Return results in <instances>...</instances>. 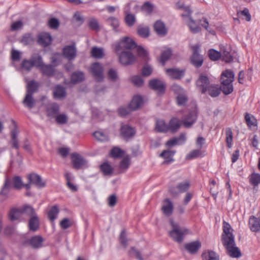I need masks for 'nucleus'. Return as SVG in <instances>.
<instances>
[{
	"label": "nucleus",
	"instance_id": "nucleus-27",
	"mask_svg": "<svg viewBox=\"0 0 260 260\" xmlns=\"http://www.w3.org/2000/svg\"><path fill=\"white\" fill-rule=\"evenodd\" d=\"M167 75L172 79H178L181 78L184 75L182 70L176 69H169L166 70Z\"/></svg>",
	"mask_w": 260,
	"mask_h": 260
},
{
	"label": "nucleus",
	"instance_id": "nucleus-31",
	"mask_svg": "<svg viewBox=\"0 0 260 260\" xmlns=\"http://www.w3.org/2000/svg\"><path fill=\"white\" fill-rule=\"evenodd\" d=\"M105 55L104 49L102 48L93 47L91 50V56L96 59H101Z\"/></svg>",
	"mask_w": 260,
	"mask_h": 260
},
{
	"label": "nucleus",
	"instance_id": "nucleus-52",
	"mask_svg": "<svg viewBox=\"0 0 260 260\" xmlns=\"http://www.w3.org/2000/svg\"><path fill=\"white\" fill-rule=\"evenodd\" d=\"M225 135L227 146L229 148H231L232 147L233 133L230 128H226Z\"/></svg>",
	"mask_w": 260,
	"mask_h": 260
},
{
	"label": "nucleus",
	"instance_id": "nucleus-45",
	"mask_svg": "<svg viewBox=\"0 0 260 260\" xmlns=\"http://www.w3.org/2000/svg\"><path fill=\"white\" fill-rule=\"evenodd\" d=\"M39 83L34 80L29 81L27 84V93L33 94L37 90Z\"/></svg>",
	"mask_w": 260,
	"mask_h": 260
},
{
	"label": "nucleus",
	"instance_id": "nucleus-42",
	"mask_svg": "<svg viewBox=\"0 0 260 260\" xmlns=\"http://www.w3.org/2000/svg\"><path fill=\"white\" fill-rule=\"evenodd\" d=\"M85 76L84 74L82 72H76L74 73L72 76L71 78V82L73 83H77L78 82H81L84 79Z\"/></svg>",
	"mask_w": 260,
	"mask_h": 260
},
{
	"label": "nucleus",
	"instance_id": "nucleus-8",
	"mask_svg": "<svg viewBox=\"0 0 260 260\" xmlns=\"http://www.w3.org/2000/svg\"><path fill=\"white\" fill-rule=\"evenodd\" d=\"M183 20L188 26L190 30L193 33H198L201 31V27L197 25L196 22L192 19L191 15H186L182 13L181 15Z\"/></svg>",
	"mask_w": 260,
	"mask_h": 260
},
{
	"label": "nucleus",
	"instance_id": "nucleus-20",
	"mask_svg": "<svg viewBox=\"0 0 260 260\" xmlns=\"http://www.w3.org/2000/svg\"><path fill=\"white\" fill-rule=\"evenodd\" d=\"M51 41V36L47 32H42L38 36V42L43 47H46L50 45Z\"/></svg>",
	"mask_w": 260,
	"mask_h": 260
},
{
	"label": "nucleus",
	"instance_id": "nucleus-9",
	"mask_svg": "<svg viewBox=\"0 0 260 260\" xmlns=\"http://www.w3.org/2000/svg\"><path fill=\"white\" fill-rule=\"evenodd\" d=\"M90 71L95 79L98 81H102L104 79V69L101 64L99 62L92 63L90 67Z\"/></svg>",
	"mask_w": 260,
	"mask_h": 260
},
{
	"label": "nucleus",
	"instance_id": "nucleus-5",
	"mask_svg": "<svg viewBox=\"0 0 260 260\" xmlns=\"http://www.w3.org/2000/svg\"><path fill=\"white\" fill-rule=\"evenodd\" d=\"M136 46V43L131 38L125 37L115 45V51L116 53H118L121 50L133 49Z\"/></svg>",
	"mask_w": 260,
	"mask_h": 260
},
{
	"label": "nucleus",
	"instance_id": "nucleus-36",
	"mask_svg": "<svg viewBox=\"0 0 260 260\" xmlns=\"http://www.w3.org/2000/svg\"><path fill=\"white\" fill-rule=\"evenodd\" d=\"M59 212V209L57 205L52 206L48 212V218L53 222L54 220L57 218Z\"/></svg>",
	"mask_w": 260,
	"mask_h": 260
},
{
	"label": "nucleus",
	"instance_id": "nucleus-24",
	"mask_svg": "<svg viewBox=\"0 0 260 260\" xmlns=\"http://www.w3.org/2000/svg\"><path fill=\"white\" fill-rule=\"evenodd\" d=\"M201 247V243L199 241H193L185 245V248L191 254L196 253Z\"/></svg>",
	"mask_w": 260,
	"mask_h": 260
},
{
	"label": "nucleus",
	"instance_id": "nucleus-15",
	"mask_svg": "<svg viewBox=\"0 0 260 260\" xmlns=\"http://www.w3.org/2000/svg\"><path fill=\"white\" fill-rule=\"evenodd\" d=\"M150 87L160 93H164L165 91L166 84L163 81L158 79H153L149 82Z\"/></svg>",
	"mask_w": 260,
	"mask_h": 260
},
{
	"label": "nucleus",
	"instance_id": "nucleus-56",
	"mask_svg": "<svg viewBox=\"0 0 260 260\" xmlns=\"http://www.w3.org/2000/svg\"><path fill=\"white\" fill-rule=\"evenodd\" d=\"M88 23L89 27L92 30H98L100 28L98 20L93 17L88 19Z\"/></svg>",
	"mask_w": 260,
	"mask_h": 260
},
{
	"label": "nucleus",
	"instance_id": "nucleus-1",
	"mask_svg": "<svg viewBox=\"0 0 260 260\" xmlns=\"http://www.w3.org/2000/svg\"><path fill=\"white\" fill-rule=\"evenodd\" d=\"M232 228L229 223L223 222L222 240L229 254L232 257H239L241 253L239 249L235 246L234 237L232 233Z\"/></svg>",
	"mask_w": 260,
	"mask_h": 260
},
{
	"label": "nucleus",
	"instance_id": "nucleus-7",
	"mask_svg": "<svg viewBox=\"0 0 260 260\" xmlns=\"http://www.w3.org/2000/svg\"><path fill=\"white\" fill-rule=\"evenodd\" d=\"M193 53L191 57V62L196 68L200 67L203 63V56L199 54L200 46L196 44L191 47Z\"/></svg>",
	"mask_w": 260,
	"mask_h": 260
},
{
	"label": "nucleus",
	"instance_id": "nucleus-43",
	"mask_svg": "<svg viewBox=\"0 0 260 260\" xmlns=\"http://www.w3.org/2000/svg\"><path fill=\"white\" fill-rule=\"evenodd\" d=\"M125 21L126 24L129 26L134 25L136 22V17L134 15L128 12V10H125Z\"/></svg>",
	"mask_w": 260,
	"mask_h": 260
},
{
	"label": "nucleus",
	"instance_id": "nucleus-6",
	"mask_svg": "<svg viewBox=\"0 0 260 260\" xmlns=\"http://www.w3.org/2000/svg\"><path fill=\"white\" fill-rule=\"evenodd\" d=\"M116 54L118 56L119 62L124 66L132 64L136 61L135 56L129 51H123L120 53L118 52Z\"/></svg>",
	"mask_w": 260,
	"mask_h": 260
},
{
	"label": "nucleus",
	"instance_id": "nucleus-28",
	"mask_svg": "<svg viewBox=\"0 0 260 260\" xmlns=\"http://www.w3.org/2000/svg\"><path fill=\"white\" fill-rule=\"evenodd\" d=\"M175 153V151L167 150L163 151L159 154V156L166 159V160L163 162L164 164H168L174 161L173 157Z\"/></svg>",
	"mask_w": 260,
	"mask_h": 260
},
{
	"label": "nucleus",
	"instance_id": "nucleus-29",
	"mask_svg": "<svg viewBox=\"0 0 260 260\" xmlns=\"http://www.w3.org/2000/svg\"><path fill=\"white\" fill-rule=\"evenodd\" d=\"M180 121L179 119L176 117L172 118L168 124V131L172 133H175L177 131L180 127Z\"/></svg>",
	"mask_w": 260,
	"mask_h": 260
},
{
	"label": "nucleus",
	"instance_id": "nucleus-57",
	"mask_svg": "<svg viewBox=\"0 0 260 260\" xmlns=\"http://www.w3.org/2000/svg\"><path fill=\"white\" fill-rule=\"evenodd\" d=\"M208 55L211 60H217L221 57V54L215 49H211L208 51Z\"/></svg>",
	"mask_w": 260,
	"mask_h": 260
},
{
	"label": "nucleus",
	"instance_id": "nucleus-63",
	"mask_svg": "<svg viewBox=\"0 0 260 260\" xmlns=\"http://www.w3.org/2000/svg\"><path fill=\"white\" fill-rule=\"evenodd\" d=\"M68 116L64 114H58L55 116V120L58 124H64L68 121Z\"/></svg>",
	"mask_w": 260,
	"mask_h": 260
},
{
	"label": "nucleus",
	"instance_id": "nucleus-25",
	"mask_svg": "<svg viewBox=\"0 0 260 260\" xmlns=\"http://www.w3.org/2000/svg\"><path fill=\"white\" fill-rule=\"evenodd\" d=\"M249 225L252 232L260 231V219L252 216L249 218Z\"/></svg>",
	"mask_w": 260,
	"mask_h": 260
},
{
	"label": "nucleus",
	"instance_id": "nucleus-10",
	"mask_svg": "<svg viewBox=\"0 0 260 260\" xmlns=\"http://www.w3.org/2000/svg\"><path fill=\"white\" fill-rule=\"evenodd\" d=\"M196 84L202 93H205L207 91V88L211 85L208 76L204 74L200 76L197 80Z\"/></svg>",
	"mask_w": 260,
	"mask_h": 260
},
{
	"label": "nucleus",
	"instance_id": "nucleus-60",
	"mask_svg": "<svg viewBox=\"0 0 260 260\" xmlns=\"http://www.w3.org/2000/svg\"><path fill=\"white\" fill-rule=\"evenodd\" d=\"M176 6L178 9L186 12V15H191L192 11L189 6H185L183 4L180 2L176 3Z\"/></svg>",
	"mask_w": 260,
	"mask_h": 260
},
{
	"label": "nucleus",
	"instance_id": "nucleus-58",
	"mask_svg": "<svg viewBox=\"0 0 260 260\" xmlns=\"http://www.w3.org/2000/svg\"><path fill=\"white\" fill-rule=\"evenodd\" d=\"M131 82L137 86H141L143 85L144 81L140 76H134L131 78Z\"/></svg>",
	"mask_w": 260,
	"mask_h": 260
},
{
	"label": "nucleus",
	"instance_id": "nucleus-18",
	"mask_svg": "<svg viewBox=\"0 0 260 260\" xmlns=\"http://www.w3.org/2000/svg\"><path fill=\"white\" fill-rule=\"evenodd\" d=\"M189 182L187 181H185L180 183L176 188H171L170 189V191L173 196H175L179 193L183 192L187 190L189 187Z\"/></svg>",
	"mask_w": 260,
	"mask_h": 260
},
{
	"label": "nucleus",
	"instance_id": "nucleus-64",
	"mask_svg": "<svg viewBox=\"0 0 260 260\" xmlns=\"http://www.w3.org/2000/svg\"><path fill=\"white\" fill-rule=\"evenodd\" d=\"M10 188H11L10 182L8 179H7L5 182L4 185L2 189L1 193L4 196H7L9 192Z\"/></svg>",
	"mask_w": 260,
	"mask_h": 260
},
{
	"label": "nucleus",
	"instance_id": "nucleus-55",
	"mask_svg": "<svg viewBox=\"0 0 260 260\" xmlns=\"http://www.w3.org/2000/svg\"><path fill=\"white\" fill-rule=\"evenodd\" d=\"M139 35L143 38H147L149 36V29L147 26H139L137 30Z\"/></svg>",
	"mask_w": 260,
	"mask_h": 260
},
{
	"label": "nucleus",
	"instance_id": "nucleus-3",
	"mask_svg": "<svg viewBox=\"0 0 260 260\" xmlns=\"http://www.w3.org/2000/svg\"><path fill=\"white\" fill-rule=\"evenodd\" d=\"M235 75L230 70H225L222 73L221 76V89L225 94H229L233 91L234 88L232 84L234 81Z\"/></svg>",
	"mask_w": 260,
	"mask_h": 260
},
{
	"label": "nucleus",
	"instance_id": "nucleus-40",
	"mask_svg": "<svg viewBox=\"0 0 260 260\" xmlns=\"http://www.w3.org/2000/svg\"><path fill=\"white\" fill-rule=\"evenodd\" d=\"M35 102V101L32 97V94L26 93L23 101L24 105L29 109H31L34 106Z\"/></svg>",
	"mask_w": 260,
	"mask_h": 260
},
{
	"label": "nucleus",
	"instance_id": "nucleus-13",
	"mask_svg": "<svg viewBox=\"0 0 260 260\" xmlns=\"http://www.w3.org/2000/svg\"><path fill=\"white\" fill-rule=\"evenodd\" d=\"M76 48L75 45L66 46L63 49V56L68 60L73 59L76 56Z\"/></svg>",
	"mask_w": 260,
	"mask_h": 260
},
{
	"label": "nucleus",
	"instance_id": "nucleus-51",
	"mask_svg": "<svg viewBox=\"0 0 260 260\" xmlns=\"http://www.w3.org/2000/svg\"><path fill=\"white\" fill-rule=\"evenodd\" d=\"M245 120L247 125L250 126H254L257 124L256 119L251 114L246 113L245 116Z\"/></svg>",
	"mask_w": 260,
	"mask_h": 260
},
{
	"label": "nucleus",
	"instance_id": "nucleus-59",
	"mask_svg": "<svg viewBox=\"0 0 260 260\" xmlns=\"http://www.w3.org/2000/svg\"><path fill=\"white\" fill-rule=\"evenodd\" d=\"M187 101V98L185 92L183 93L179 94L177 96V103L179 106H183Z\"/></svg>",
	"mask_w": 260,
	"mask_h": 260
},
{
	"label": "nucleus",
	"instance_id": "nucleus-11",
	"mask_svg": "<svg viewBox=\"0 0 260 260\" xmlns=\"http://www.w3.org/2000/svg\"><path fill=\"white\" fill-rule=\"evenodd\" d=\"M197 119V112L193 109L188 115L183 117L182 119V124L186 128L190 127L196 121Z\"/></svg>",
	"mask_w": 260,
	"mask_h": 260
},
{
	"label": "nucleus",
	"instance_id": "nucleus-50",
	"mask_svg": "<svg viewBox=\"0 0 260 260\" xmlns=\"http://www.w3.org/2000/svg\"><path fill=\"white\" fill-rule=\"evenodd\" d=\"M172 55V51L170 48L164 50L161 53L160 61L164 64L166 61L169 59Z\"/></svg>",
	"mask_w": 260,
	"mask_h": 260
},
{
	"label": "nucleus",
	"instance_id": "nucleus-62",
	"mask_svg": "<svg viewBox=\"0 0 260 260\" xmlns=\"http://www.w3.org/2000/svg\"><path fill=\"white\" fill-rule=\"evenodd\" d=\"M123 151L118 147L113 148L111 152L110 155L113 157H120L123 155Z\"/></svg>",
	"mask_w": 260,
	"mask_h": 260
},
{
	"label": "nucleus",
	"instance_id": "nucleus-19",
	"mask_svg": "<svg viewBox=\"0 0 260 260\" xmlns=\"http://www.w3.org/2000/svg\"><path fill=\"white\" fill-rule=\"evenodd\" d=\"M72 158L74 166L77 169L87 165V161L78 154H72Z\"/></svg>",
	"mask_w": 260,
	"mask_h": 260
},
{
	"label": "nucleus",
	"instance_id": "nucleus-14",
	"mask_svg": "<svg viewBox=\"0 0 260 260\" xmlns=\"http://www.w3.org/2000/svg\"><path fill=\"white\" fill-rule=\"evenodd\" d=\"M29 183L28 184H33L38 187H43L45 185V183L43 182L40 176L36 174H31L27 177Z\"/></svg>",
	"mask_w": 260,
	"mask_h": 260
},
{
	"label": "nucleus",
	"instance_id": "nucleus-30",
	"mask_svg": "<svg viewBox=\"0 0 260 260\" xmlns=\"http://www.w3.org/2000/svg\"><path fill=\"white\" fill-rule=\"evenodd\" d=\"M12 122L14 124V128L11 132L12 144V147L15 149H18L19 145L17 140V135L18 131L16 127V124L14 120H12Z\"/></svg>",
	"mask_w": 260,
	"mask_h": 260
},
{
	"label": "nucleus",
	"instance_id": "nucleus-54",
	"mask_svg": "<svg viewBox=\"0 0 260 260\" xmlns=\"http://www.w3.org/2000/svg\"><path fill=\"white\" fill-rule=\"evenodd\" d=\"M154 8L153 5L149 2H145L142 6V11L146 14H150Z\"/></svg>",
	"mask_w": 260,
	"mask_h": 260
},
{
	"label": "nucleus",
	"instance_id": "nucleus-37",
	"mask_svg": "<svg viewBox=\"0 0 260 260\" xmlns=\"http://www.w3.org/2000/svg\"><path fill=\"white\" fill-rule=\"evenodd\" d=\"M53 94L55 99H60L66 96V92L63 87L57 85L54 90Z\"/></svg>",
	"mask_w": 260,
	"mask_h": 260
},
{
	"label": "nucleus",
	"instance_id": "nucleus-21",
	"mask_svg": "<svg viewBox=\"0 0 260 260\" xmlns=\"http://www.w3.org/2000/svg\"><path fill=\"white\" fill-rule=\"evenodd\" d=\"M143 103L142 97L140 95H136L133 98L129 105V108L131 110H137L142 106Z\"/></svg>",
	"mask_w": 260,
	"mask_h": 260
},
{
	"label": "nucleus",
	"instance_id": "nucleus-44",
	"mask_svg": "<svg viewBox=\"0 0 260 260\" xmlns=\"http://www.w3.org/2000/svg\"><path fill=\"white\" fill-rule=\"evenodd\" d=\"M34 41V38L29 33L24 34L20 40V42L24 46L31 45Z\"/></svg>",
	"mask_w": 260,
	"mask_h": 260
},
{
	"label": "nucleus",
	"instance_id": "nucleus-26",
	"mask_svg": "<svg viewBox=\"0 0 260 260\" xmlns=\"http://www.w3.org/2000/svg\"><path fill=\"white\" fill-rule=\"evenodd\" d=\"M185 140V135L182 134L178 138H175L167 141L166 145L171 147L175 145H181L184 143Z\"/></svg>",
	"mask_w": 260,
	"mask_h": 260
},
{
	"label": "nucleus",
	"instance_id": "nucleus-47",
	"mask_svg": "<svg viewBox=\"0 0 260 260\" xmlns=\"http://www.w3.org/2000/svg\"><path fill=\"white\" fill-rule=\"evenodd\" d=\"M204 155L202 151L200 149H196L190 152L186 156V159H192Z\"/></svg>",
	"mask_w": 260,
	"mask_h": 260
},
{
	"label": "nucleus",
	"instance_id": "nucleus-35",
	"mask_svg": "<svg viewBox=\"0 0 260 260\" xmlns=\"http://www.w3.org/2000/svg\"><path fill=\"white\" fill-rule=\"evenodd\" d=\"M40 70L44 75L46 76H51L55 75L54 69L51 65H46L44 63Z\"/></svg>",
	"mask_w": 260,
	"mask_h": 260
},
{
	"label": "nucleus",
	"instance_id": "nucleus-4",
	"mask_svg": "<svg viewBox=\"0 0 260 260\" xmlns=\"http://www.w3.org/2000/svg\"><path fill=\"white\" fill-rule=\"evenodd\" d=\"M32 207L30 206L25 205L18 208H14L11 210L9 213V218L12 221L19 219L23 215H27L32 212Z\"/></svg>",
	"mask_w": 260,
	"mask_h": 260
},
{
	"label": "nucleus",
	"instance_id": "nucleus-32",
	"mask_svg": "<svg viewBox=\"0 0 260 260\" xmlns=\"http://www.w3.org/2000/svg\"><path fill=\"white\" fill-rule=\"evenodd\" d=\"M14 187L16 189H20L25 187L26 189H29L30 188L29 184H23L21 178L19 176H15L13 179Z\"/></svg>",
	"mask_w": 260,
	"mask_h": 260
},
{
	"label": "nucleus",
	"instance_id": "nucleus-39",
	"mask_svg": "<svg viewBox=\"0 0 260 260\" xmlns=\"http://www.w3.org/2000/svg\"><path fill=\"white\" fill-rule=\"evenodd\" d=\"M208 94L212 97H216L218 96L220 93V89L218 85L211 84L207 88Z\"/></svg>",
	"mask_w": 260,
	"mask_h": 260
},
{
	"label": "nucleus",
	"instance_id": "nucleus-34",
	"mask_svg": "<svg viewBox=\"0 0 260 260\" xmlns=\"http://www.w3.org/2000/svg\"><path fill=\"white\" fill-rule=\"evenodd\" d=\"M58 111V106L55 103L51 104L47 108V115L50 117H55L57 115L56 114H57Z\"/></svg>",
	"mask_w": 260,
	"mask_h": 260
},
{
	"label": "nucleus",
	"instance_id": "nucleus-48",
	"mask_svg": "<svg viewBox=\"0 0 260 260\" xmlns=\"http://www.w3.org/2000/svg\"><path fill=\"white\" fill-rule=\"evenodd\" d=\"M203 260H218L216 253L213 251H208L202 254Z\"/></svg>",
	"mask_w": 260,
	"mask_h": 260
},
{
	"label": "nucleus",
	"instance_id": "nucleus-49",
	"mask_svg": "<svg viewBox=\"0 0 260 260\" xmlns=\"http://www.w3.org/2000/svg\"><path fill=\"white\" fill-rule=\"evenodd\" d=\"M93 136L95 139L100 141H106L109 139L108 134L102 131H96L93 133Z\"/></svg>",
	"mask_w": 260,
	"mask_h": 260
},
{
	"label": "nucleus",
	"instance_id": "nucleus-17",
	"mask_svg": "<svg viewBox=\"0 0 260 260\" xmlns=\"http://www.w3.org/2000/svg\"><path fill=\"white\" fill-rule=\"evenodd\" d=\"M44 239L41 236H35L27 241L26 243L33 248H39L42 247Z\"/></svg>",
	"mask_w": 260,
	"mask_h": 260
},
{
	"label": "nucleus",
	"instance_id": "nucleus-22",
	"mask_svg": "<svg viewBox=\"0 0 260 260\" xmlns=\"http://www.w3.org/2000/svg\"><path fill=\"white\" fill-rule=\"evenodd\" d=\"M154 29L156 34L159 36H165L167 35L168 29L165 23L161 21H157L154 24Z\"/></svg>",
	"mask_w": 260,
	"mask_h": 260
},
{
	"label": "nucleus",
	"instance_id": "nucleus-16",
	"mask_svg": "<svg viewBox=\"0 0 260 260\" xmlns=\"http://www.w3.org/2000/svg\"><path fill=\"white\" fill-rule=\"evenodd\" d=\"M173 204L170 199H166L164 200L162 203L161 210L166 216H171L173 213Z\"/></svg>",
	"mask_w": 260,
	"mask_h": 260
},
{
	"label": "nucleus",
	"instance_id": "nucleus-33",
	"mask_svg": "<svg viewBox=\"0 0 260 260\" xmlns=\"http://www.w3.org/2000/svg\"><path fill=\"white\" fill-rule=\"evenodd\" d=\"M30 59L32 61L34 66L39 69L44 64L41 56L38 54L35 53L32 54Z\"/></svg>",
	"mask_w": 260,
	"mask_h": 260
},
{
	"label": "nucleus",
	"instance_id": "nucleus-12",
	"mask_svg": "<svg viewBox=\"0 0 260 260\" xmlns=\"http://www.w3.org/2000/svg\"><path fill=\"white\" fill-rule=\"evenodd\" d=\"M27 215L30 217L28 222V227L29 230L32 231H37L39 228V218L33 208L32 212L28 213Z\"/></svg>",
	"mask_w": 260,
	"mask_h": 260
},
{
	"label": "nucleus",
	"instance_id": "nucleus-38",
	"mask_svg": "<svg viewBox=\"0 0 260 260\" xmlns=\"http://www.w3.org/2000/svg\"><path fill=\"white\" fill-rule=\"evenodd\" d=\"M156 130L159 132H167L168 131V124H166L164 120H157L156 121Z\"/></svg>",
	"mask_w": 260,
	"mask_h": 260
},
{
	"label": "nucleus",
	"instance_id": "nucleus-2",
	"mask_svg": "<svg viewBox=\"0 0 260 260\" xmlns=\"http://www.w3.org/2000/svg\"><path fill=\"white\" fill-rule=\"evenodd\" d=\"M170 223L172 226V230L169 232V236L174 241L179 243H181L185 236L188 234V230L180 226L178 223L173 220H170Z\"/></svg>",
	"mask_w": 260,
	"mask_h": 260
},
{
	"label": "nucleus",
	"instance_id": "nucleus-61",
	"mask_svg": "<svg viewBox=\"0 0 260 260\" xmlns=\"http://www.w3.org/2000/svg\"><path fill=\"white\" fill-rule=\"evenodd\" d=\"M129 254L131 256H135L138 260H144L140 252L137 250L134 247H131L129 251Z\"/></svg>",
	"mask_w": 260,
	"mask_h": 260
},
{
	"label": "nucleus",
	"instance_id": "nucleus-41",
	"mask_svg": "<svg viewBox=\"0 0 260 260\" xmlns=\"http://www.w3.org/2000/svg\"><path fill=\"white\" fill-rule=\"evenodd\" d=\"M250 184L254 187L258 186L260 184V174L253 173L249 176Z\"/></svg>",
	"mask_w": 260,
	"mask_h": 260
},
{
	"label": "nucleus",
	"instance_id": "nucleus-46",
	"mask_svg": "<svg viewBox=\"0 0 260 260\" xmlns=\"http://www.w3.org/2000/svg\"><path fill=\"white\" fill-rule=\"evenodd\" d=\"M106 21L108 24L113 27L114 31H119V30L118 28L119 26V21L117 18L114 17H111L108 18Z\"/></svg>",
	"mask_w": 260,
	"mask_h": 260
},
{
	"label": "nucleus",
	"instance_id": "nucleus-53",
	"mask_svg": "<svg viewBox=\"0 0 260 260\" xmlns=\"http://www.w3.org/2000/svg\"><path fill=\"white\" fill-rule=\"evenodd\" d=\"M100 169L101 171L105 175H109L113 171L112 167L108 162H104L100 166Z\"/></svg>",
	"mask_w": 260,
	"mask_h": 260
},
{
	"label": "nucleus",
	"instance_id": "nucleus-23",
	"mask_svg": "<svg viewBox=\"0 0 260 260\" xmlns=\"http://www.w3.org/2000/svg\"><path fill=\"white\" fill-rule=\"evenodd\" d=\"M120 134L124 139H127L134 136L135 131L128 125H123L121 127Z\"/></svg>",
	"mask_w": 260,
	"mask_h": 260
}]
</instances>
